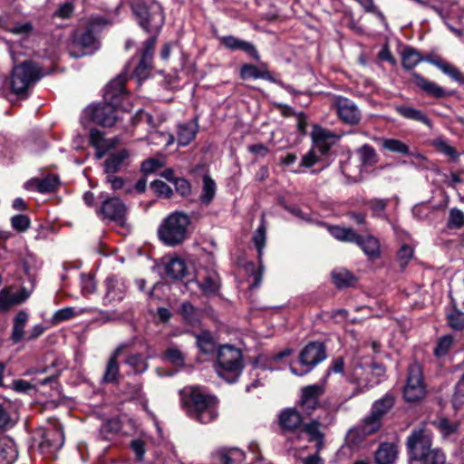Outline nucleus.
<instances>
[{
	"instance_id": "1",
	"label": "nucleus",
	"mask_w": 464,
	"mask_h": 464,
	"mask_svg": "<svg viewBox=\"0 0 464 464\" xmlns=\"http://www.w3.org/2000/svg\"><path fill=\"white\" fill-rule=\"evenodd\" d=\"M126 75L120 74L111 81L105 87L103 102L90 106L85 110V114L90 120L102 127H111L118 120L117 109L127 110L123 101L128 98L124 90Z\"/></svg>"
},
{
	"instance_id": "2",
	"label": "nucleus",
	"mask_w": 464,
	"mask_h": 464,
	"mask_svg": "<svg viewBox=\"0 0 464 464\" xmlns=\"http://www.w3.org/2000/svg\"><path fill=\"white\" fill-rule=\"evenodd\" d=\"M218 399L199 387L183 392L182 406L187 414L200 423H208L218 417Z\"/></svg>"
},
{
	"instance_id": "3",
	"label": "nucleus",
	"mask_w": 464,
	"mask_h": 464,
	"mask_svg": "<svg viewBox=\"0 0 464 464\" xmlns=\"http://www.w3.org/2000/svg\"><path fill=\"white\" fill-rule=\"evenodd\" d=\"M407 446L410 464H446L445 454L437 449H431V434L426 429L414 430L409 436Z\"/></svg>"
},
{
	"instance_id": "4",
	"label": "nucleus",
	"mask_w": 464,
	"mask_h": 464,
	"mask_svg": "<svg viewBox=\"0 0 464 464\" xmlns=\"http://www.w3.org/2000/svg\"><path fill=\"white\" fill-rule=\"evenodd\" d=\"M102 24L101 19H93L87 26L76 29L70 35L67 49L72 57L91 55L100 48L97 27Z\"/></svg>"
},
{
	"instance_id": "5",
	"label": "nucleus",
	"mask_w": 464,
	"mask_h": 464,
	"mask_svg": "<svg viewBox=\"0 0 464 464\" xmlns=\"http://www.w3.org/2000/svg\"><path fill=\"white\" fill-rule=\"evenodd\" d=\"M190 218L183 212H173L163 219L158 228L160 240L169 246H176L188 237Z\"/></svg>"
},
{
	"instance_id": "6",
	"label": "nucleus",
	"mask_w": 464,
	"mask_h": 464,
	"mask_svg": "<svg viewBox=\"0 0 464 464\" xmlns=\"http://www.w3.org/2000/svg\"><path fill=\"white\" fill-rule=\"evenodd\" d=\"M132 10L139 24L147 33L158 36L165 22L160 4L156 0H134Z\"/></svg>"
},
{
	"instance_id": "7",
	"label": "nucleus",
	"mask_w": 464,
	"mask_h": 464,
	"mask_svg": "<svg viewBox=\"0 0 464 464\" xmlns=\"http://www.w3.org/2000/svg\"><path fill=\"white\" fill-rule=\"evenodd\" d=\"M242 355L240 350L223 345L218 352L217 372L227 382L236 381L242 370Z\"/></svg>"
},
{
	"instance_id": "8",
	"label": "nucleus",
	"mask_w": 464,
	"mask_h": 464,
	"mask_svg": "<svg viewBox=\"0 0 464 464\" xmlns=\"http://www.w3.org/2000/svg\"><path fill=\"white\" fill-rule=\"evenodd\" d=\"M40 68L33 62L26 61L13 69L11 76V88L16 94L24 93L40 78Z\"/></svg>"
},
{
	"instance_id": "9",
	"label": "nucleus",
	"mask_w": 464,
	"mask_h": 464,
	"mask_svg": "<svg viewBox=\"0 0 464 464\" xmlns=\"http://www.w3.org/2000/svg\"><path fill=\"white\" fill-rule=\"evenodd\" d=\"M394 397L387 393L377 400L372 406L371 412L366 416L361 425L362 434L367 436L377 431L381 427L382 418L393 407Z\"/></svg>"
},
{
	"instance_id": "10",
	"label": "nucleus",
	"mask_w": 464,
	"mask_h": 464,
	"mask_svg": "<svg viewBox=\"0 0 464 464\" xmlns=\"http://www.w3.org/2000/svg\"><path fill=\"white\" fill-rule=\"evenodd\" d=\"M330 106L342 123L352 127L360 124L362 118V111L351 99L342 95H334Z\"/></svg>"
},
{
	"instance_id": "11",
	"label": "nucleus",
	"mask_w": 464,
	"mask_h": 464,
	"mask_svg": "<svg viewBox=\"0 0 464 464\" xmlns=\"http://www.w3.org/2000/svg\"><path fill=\"white\" fill-rule=\"evenodd\" d=\"M326 358V351L323 343L313 342L308 343L299 354L300 364L304 368L298 371L295 366H291L292 373L297 376H303L308 373L312 369Z\"/></svg>"
},
{
	"instance_id": "12",
	"label": "nucleus",
	"mask_w": 464,
	"mask_h": 464,
	"mask_svg": "<svg viewBox=\"0 0 464 464\" xmlns=\"http://www.w3.org/2000/svg\"><path fill=\"white\" fill-rule=\"evenodd\" d=\"M425 394L421 366L418 362H412L409 366L407 382L403 391L404 398L408 401H417L424 398Z\"/></svg>"
},
{
	"instance_id": "13",
	"label": "nucleus",
	"mask_w": 464,
	"mask_h": 464,
	"mask_svg": "<svg viewBox=\"0 0 464 464\" xmlns=\"http://www.w3.org/2000/svg\"><path fill=\"white\" fill-rule=\"evenodd\" d=\"M41 436L42 440L39 443L40 451L45 458L55 459L57 452L64 442L62 427L58 424L51 425L42 432Z\"/></svg>"
},
{
	"instance_id": "14",
	"label": "nucleus",
	"mask_w": 464,
	"mask_h": 464,
	"mask_svg": "<svg viewBox=\"0 0 464 464\" xmlns=\"http://www.w3.org/2000/svg\"><path fill=\"white\" fill-rule=\"evenodd\" d=\"M324 392L322 384L308 385L302 389L300 409L306 416H311L319 407V397Z\"/></svg>"
},
{
	"instance_id": "15",
	"label": "nucleus",
	"mask_w": 464,
	"mask_h": 464,
	"mask_svg": "<svg viewBox=\"0 0 464 464\" xmlns=\"http://www.w3.org/2000/svg\"><path fill=\"white\" fill-rule=\"evenodd\" d=\"M101 211L104 218L115 222L120 227H125L127 208L120 198H111L104 200Z\"/></svg>"
},
{
	"instance_id": "16",
	"label": "nucleus",
	"mask_w": 464,
	"mask_h": 464,
	"mask_svg": "<svg viewBox=\"0 0 464 464\" xmlns=\"http://www.w3.org/2000/svg\"><path fill=\"white\" fill-rule=\"evenodd\" d=\"M156 42V35H152L144 42L140 61L134 70L136 76L140 79H145L150 74L152 68V59Z\"/></svg>"
},
{
	"instance_id": "17",
	"label": "nucleus",
	"mask_w": 464,
	"mask_h": 464,
	"mask_svg": "<svg viewBox=\"0 0 464 464\" xmlns=\"http://www.w3.org/2000/svg\"><path fill=\"white\" fill-rule=\"evenodd\" d=\"M303 423L304 418L294 408L285 409L278 415V424L285 433L299 432Z\"/></svg>"
},
{
	"instance_id": "18",
	"label": "nucleus",
	"mask_w": 464,
	"mask_h": 464,
	"mask_svg": "<svg viewBox=\"0 0 464 464\" xmlns=\"http://www.w3.org/2000/svg\"><path fill=\"white\" fill-rule=\"evenodd\" d=\"M105 295L103 296L104 304H113L121 302L125 296L126 285L121 279L116 276H109L105 280Z\"/></svg>"
},
{
	"instance_id": "19",
	"label": "nucleus",
	"mask_w": 464,
	"mask_h": 464,
	"mask_svg": "<svg viewBox=\"0 0 464 464\" xmlns=\"http://www.w3.org/2000/svg\"><path fill=\"white\" fill-rule=\"evenodd\" d=\"M31 293L23 287L19 292H13L12 287L0 290V313L6 312L13 306L26 301Z\"/></svg>"
},
{
	"instance_id": "20",
	"label": "nucleus",
	"mask_w": 464,
	"mask_h": 464,
	"mask_svg": "<svg viewBox=\"0 0 464 464\" xmlns=\"http://www.w3.org/2000/svg\"><path fill=\"white\" fill-rule=\"evenodd\" d=\"M120 140L118 138L105 139L103 134L97 129H92L90 130V143L96 149L95 156L98 159H102L106 152L114 148Z\"/></svg>"
},
{
	"instance_id": "21",
	"label": "nucleus",
	"mask_w": 464,
	"mask_h": 464,
	"mask_svg": "<svg viewBox=\"0 0 464 464\" xmlns=\"http://www.w3.org/2000/svg\"><path fill=\"white\" fill-rule=\"evenodd\" d=\"M59 185V177L57 175L51 174L43 179H33L29 180L25 184V188L41 193H50L55 191Z\"/></svg>"
},
{
	"instance_id": "22",
	"label": "nucleus",
	"mask_w": 464,
	"mask_h": 464,
	"mask_svg": "<svg viewBox=\"0 0 464 464\" xmlns=\"http://www.w3.org/2000/svg\"><path fill=\"white\" fill-rule=\"evenodd\" d=\"M413 82L428 95L434 98H444L450 95L445 89L438 85L436 82H431L417 72L411 73Z\"/></svg>"
},
{
	"instance_id": "23",
	"label": "nucleus",
	"mask_w": 464,
	"mask_h": 464,
	"mask_svg": "<svg viewBox=\"0 0 464 464\" xmlns=\"http://www.w3.org/2000/svg\"><path fill=\"white\" fill-rule=\"evenodd\" d=\"M216 464H242L245 453L238 448L220 449L213 454Z\"/></svg>"
},
{
	"instance_id": "24",
	"label": "nucleus",
	"mask_w": 464,
	"mask_h": 464,
	"mask_svg": "<svg viewBox=\"0 0 464 464\" xmlns=\"http://www.w3.org/2000/svg\"><path fill=\"white\" fill-rule=\"evenodd\" d=\"M221 44L227 49L236 51V50H241L248 54H250L256 61L260 60V55L254 46L249 42H246L243 40H240L233 35H227L221 38Z\"/></svg>"
},
{
	"instance_id": "25",
	"label": "nucleus",
	"mask_w": 464,
	"mask_h": 464,
	"mask_svg": "<svg viewBox=\"0 0 464 464\" xmlns=\"http://www.w3.org/2000/svg\"><path fill=\"white\" fill-rule=\"evenodd\" d=\"M398 458V446L393 442H382L374 453L375 464H394Z\"/></svg>"
},
{
	"instance_id": "26",
	"label": "nucleus",
	"mask_w": 464,
	"mask_h": 464,
	"mask_svg": "<svg viewBox=\"0 0 464 464\" xmlns=\"http://www.w3.org/2000/svg\"><path fill=\"white\" fill-rule=\"evenodd\" d=\"M29 320V314L24 311H19L13 320V327L11 333V340L14 343H19L23 340H26L25 326Z\"/></svg>"
},
{
	"instance_id": "27",
	"label": "nucleus",
	"mask_w": 464,
	"mask_h": 464,
	"mask_svg": "<svg viewBox=\"0 0 464 464\" xmlns=\"http://www.w3.org/2000/svg\"><path fill=\"white\" fill-rule=\"evenodd\" d=\"M321 424L318 420H312L311 421L302 425L300 432H304L309 436L310 442H316V452L318 453L324 448V435L320 430Z\"/></svg>"
},
{
	"instance_id": "28",
	"label": "nucleus",
	"mask_w": 464,
	"mask_h": 464,
	"mask_svg": "<svg viewBox=\"0 0 464 464\" xmlns=\"http://www.w3.org/2000/svg\"><path fill=\"white\" fill-rule=\"evenodd\" d=\"M198 132V123L196 121H189L178 125L177 140L179 146H187L196 137Z\"/></svg>"
},
{
	"instance_id": "29",
	"label": "nucleus",
	"mask_w": 464,
	"mask_h": 464,
	"mask_svg": "<svg viewBox=\"0 0 464 464\" xmlns=\"http://www.w3.org/2000/svg\"><path fill=\"white\" fill-rule=\"evenodd\" d=\"M130 153L127 150H121L117 152H113L104 161V171L106 174H115L124 165L126 160H128Z\"/></svg>"
},
{
	"instance_id": "30",
	"label": "nucleus",
	"mask_w": 464,
	"mask_h": 464,
	"mask_svg": "<svg viewBox=\"0 0 464 464\" xmlns=\"http://www.w3.org/2000/svg\"><path fill=\"white\" fill-rule=\"evenodd\" d=\"M121 352V346L118 347L113 351L111 354L105 368L104 374L102 376V381L104 382H115L118 381V376L120 373V367L118 362V358Z\"/></svg>"
},
{
	"instance_id": "31",
	"label": "nucleus",
	"mask_w": 464,
	"mask_h": 464,
	"mask_svg": "<svg viewBox=\"0 0 464 464\" xmlns=\"http://www.w3.org/2000/svg\"><path fill=\"white\" fill-rule=\"evenodd\" d=\"M18 456L14 442L7 438H0V464H13Z\"/></svg>"
},
{
	"instance_id": "32",
	"label": "nucleus",
	"mask_w": 464,
	"mask_h": 464,
	"mask_svg": "<svg viewBox=\"0 0 464 464\" xmlns=\"http://www.w3.org/2000/svg\"><path fill=\"white\" fill-rule=\"evenodd\" d=\"M197 285L206 295H214L219 288V276L217 273L211 272L205 276L201 281H189L188 285Z\"/></svg>"
},
{
	"instance_id": "33",
	"label": "nucleus",
	"mask_w": 464,
	"mask_h": 464,
	"mask_svg": "<svg viewBox=\"0 0 464 464\" xmlns=\"http://www.w3.org/2000/svg\"><path fill=\"white\" fill-rule=\"evenodd\" d=\"M394 110L398 114L405 119L421 122L428 127L431 125L430 120L427 115L423 111L414 109L413 107L401 104L396 105Z\"/></svg>"
},
{
	"instance_id": "34",
	"label": "nucleus",
	"mask_w": 464,
	"mask_h": 464,
	"mask_svg": "<svg viewBox=\"0 0 464 464\" xmlns=\"http://www.w3.org/2000/svg\"><path fill=\"white\" fill-rule=\"evenodd\" d=\"M370 258L375 259L380 256V243L377 238L368 236L363 238L359 235V239L354 241Z\"/></svg>"
},
{
	"instance_id": "35",
	"label": "nucleus",
	"mask_w": 464,
	"mask_h": 464,
	"mask_svg": "<svg viewBox=\"0 0 464 464\" xmlns=\"http://www.w3.org/2000/svg\"><path fill=\"white\" fill-rule=\"evenodd\" d=\"M312 139L316 143H334L341 138V135L324 129L319 125H314L311 133Z\"/></svg>"
},
{
	"instance_id": "36",
	"label": "nucleus",
	"mask_w": 464,
	"mask_h": 464,
	"mask_svg": "<svg viewBox=\"0 0 464 464\" xmlns=\"http://www.w3.org/2000/svg\"><path fill=\"white\" fill-rule=\"evenodd\" d=\"M240 77L243 80L249 79H264L269 80L271 78L270 72L267 70L258 68L256 65L245 63L240 69Z\"/></svg>"
},
{
	"instance_id": "37",
	"label": "nucleus",
	"mask_w": 464,
	"mask_h": 464,
	"mask_svg": "<svg viewBox=\"0 0 464 464\" xmlns=\"http://www.w3.org/2000/svg\"><path fill=\"white\" fill-rule=\"evenodd\" d=\"M202 183L200 201L202 204L208 206L212 202L216 196L217 185L214 179H212L208 175L203 176Z\"/></svg>"
},
{
	"instance_id": "38",
	"label": "nucleus",
	"mask_w": 464,
	"mask_h": 464,
	"mask_svg": "<svg viewBox=\"0 0 464 464\" xmlns=\"http://www.w3.org/2000/svg\"><path fill=\"white\" fill-rule=\"evenodd\" d=\"M421 61H423V56L414 48L407 47L401 53L402 66L406 70L413 69Z\"/></svg>"
},
{
	"instance_id": "39",
	"label": "nucleus",
	"mask_w": 464,
	"mask_h": 464,
	"mask_svg": "<svg viewBox=\"0 0 464 464\" xmlns=\"http://www.w3.org/2000/svg\"><path fill=\"white\" fill-rule=\"evenodd\" d=\"M362 166L372 167L378 161V155L375 150L369 144H363L357 150Z\"/></svg>"
},
{
	"instance_id": "40",
	"label": "nucleus",
	"mask_w": 464,
	"mask_h": 464,
	"mask_svg": "<svg viewBox=\"0 0 464 464\" xmlns=\"http://www.w3.org/2000/svg\"><path fill=\"white\" fill-rule=\"evenodd\" d=\"M329 232L334 238L343 242L354 243L355 240L359 239V234L352 228L335 226L330 227Z\"/></svg>"
},
{
	"instance_id": "41",
	"label": "nucleus",
	"mask_w": 464,
	"mask_h": 464,
	"mask_svg": "<svg viewBox=\"0 0 464 464\" xmlns=\"http://www.w3.org/2000/svg\"><path fill=\"white\" fill-rule=\"evenodd\" d=\"M430 62L432 64L437 66L440 70H441L445 74H447L453 80L459 82H464V79L462 77L460 71L453 64L445 62L442 59H436Z\"/></svg>"
},
{
	"instance_id": "42",
	"label": "nucleus",
	"mask_w": 464,
	"mask_h": 464,
	"mask_svg": "<svg viewBox=\"0 0 464 464\" xmlns=\"http://www.w3.org/2000/svg\"><path fill=\"white\" fill-rule=\"evenodd\" d=\"M149 144L151 145H164L165 147H169L174 142V136L169 132L151 130L149 131V135L147 137Z\"/></svg>"
},
{
	"instance_id": "43",
	"label": "nucleus",
	"mask_w": 464,
	"mask_h": 464,
	"mask_svg": "<svg viewBox=\"0 0 464 464\" xmlns=\"http://www.w3.org/2000/svg\"><path fill=\"white\" fill-rule=\"evenodd\" d=\"M382 147L391 152L401 155H410V148L407 144L396 139H382Z\"/></svg>"
},
{
	"instance_id": "44",
	"label": "nucleus",
	"mask_w": 464,
	"mask_h": 464,
	"mask_svg": "<svg viewBox=\"0 0 464 464\" xmlns=\"http://www.w3.org/2000/svg\"><path fill=\"white\" fill-rule=\"evenodd\" d=\"M197 344L201 353H213L216 350V343L209 332H202L197 335Z\"/></svg>"
},
{
	"instance_id": "45",
	"label": "nucleus",
	"mask_w": 464,
	"mask_h": 464,
	"mask_svg": "<svg viewBox=\"0 0 464 464\" xmlns=\"http://www.w3.org/2000/svg\"><path fill=\"white\" fill-rule=\"evenodd\" d=\"M166 273L174 279L183 277L186 273L185 263L179 258L171 259L166 266Z\"/></svg>"
},
{
	"instance_id": "46",
	"label": "nucleus",
	"mask_w": 464,
	"mask_h": 464,
	"mask_svg": "<svg viewBox=\"0 0 464 464\" xmlns=\"http://www.w3.org/2000/svg\"><path fill=\"white\" fill-rule=\"evenodd\" d=\"M332 278L338 288L347 287L355 281V277L344 269L333 271Z\"/></svg>"
},
{
	"instance_id": "47",
	"label": "nucleus",
	"mask_w": 464,
	"mask_h": 464,
	"mask_svg": "<svg viewBox=\"0 0 464 464\" xmlns=\"http://www.w3.org/2000/svg\"><path fill=\"white\" fill-rule=\"evenodd\" d=\"M432 146L440 153L450 157L451 160H456L459 154L456 150L442 137H439L432 140Z\"/></svg>"
},
{
	"instance_id": "48",
	"label": "nucleus",
	"mask_w": 464,
	"mask_h": 464,
	"mask_svg": "<svg viewBox=\"0 0 464 464\" xmlns=\"http://www.w3.org/2000/svg\"><path fill=\"white\" fill-rule=\"evenodd\" d=\"M443 21L445 24L456 13L457 6L451 2H443L440 5H429Z\"/></svg>"
},
{
	"instance_id": "49",
	"label": "nucleus",
	"mask_w": 464,
	"mask_h": 464,
	"mask_svg": "<svg viewBox=\"0 0 464 464\" xmlns=\"http://www.w3.org/2000/svg\"><path fill=\"white\" fill-rule=\"evenodd\" d=\"M414 256V249L412 246L403 244L401 246V247L398 249L396 254V260L399 263L400 267L401 270H404L410 261L413 258Z\"/></svg>"
},
{
	"instance_id": "50",
	"label": "nucleus",
	"mask_w": 464,
	"mask_h": 464,
	"mask_svg": "<svg viewBox=\"0 0 464 464\" xmlns=\"http://www.w3.org/2000/svg\"><path fill=\"white\" fill-rule=\"evenodd\" d=\"M447 227L450 229H461L464 227V212L458 208H450Z\"/></svg>"
},
{
	"instance_id": "51",
	"label": "nucleus",
	"mask_w": 464,
	"mask_h": 464,
	"mask_svg": "<svg viewBox=\"0 0 464 464\" xmlns=\"http://www.w3.org/2000/svg\"><path fill=\"white\" fill-rule=\"evenodd\" d=\"M449 325L457 331L464 329V313L456 307L447 314Z\"/></svg>"
},
{
	"instance_id": "52",
	"label": "nucleus",
	"mask_w": 464,
	"mask_h": 464,
	"mask_svg": "<svg viewBox=\"0 0 464 464\" xmlns=\"http://www.w3.org/2000/svg\"><path fill=\"white\" fill-rule=\"evenodd\" d=\"M128 364L136 373H142L147 371L148 363L140 354H133L126 359Z\"/></svg>"
},
{
	"instance_id": "53",
	"label": "nucleus",
	"mask_w": 464,
	"mask_h": 464,
	"mask_svg": "<svg viewBox=\"0 0 464 464\" xmlns=\"http://www.w3.org/2000/svg\"><path fill=\"white\" fill-rule=\"evenodd\" d=\"M180 313L188 324H196L198 322V312L190 303H183L181 304Z\"/></svg>"
},
{
	"instance_id": "54",
	"label": "nucleus",
	"mask_w": 464,
	"mask_h": 464,
	"mask_svg": "<svg viewBox=\"0 0 464 464\" xmlns=\"http://www.w3.org/2000/svg\"><path fill=\"white\" fill-rule=\"evenodd\" d=\"M11 226L18 233L25 232L31 225V220L26 215H15L11 218Z\"/></svg>"
},
{
	"instance_id": "55",
	"label": "nucleus",
	"mask_w": 464,
	"mask_h": 464,
	"mask_svg": "<svg viewBox=\"0 0 464 464\" xmlns=\"http://www.w3.org/2000/svg\"><path fill=\"white\" fill-rule=\"evenodd\" d=\"M266 227L262 223L255 231L253 235V242L257 249L259 258L261 257L262 251L266 246Z\"/></svg>"
},
{
	"instance_id": "56",
	"label": "nucleus",
	"mask_w": 464,
	"mask_h": 464,
	"mask_svg": "<svg viewBox=\"0 0 464 464\" xmlns=\"http://www.w3.org/2000/svg\"><path fill=\"white\" fill-rule=\"evenodd\" d=\"M11 404L8 401H0V428L12 426L14 423L11 418Z\"/></svg>"
},
{
	"instance_id": "57",
	"label": "nucleus",
	"mask_w": 464,
	"mask_h": 464,
	"mask_svg": "<svg viewBox=\"0 0 464 464\" xmlns=\"http://www.w3.org/2000/svg\"><path fill=\"white\" fill-rule=\"evenodd\" d=\"M131 121L133 125L145 123L151 129H154L157 126L152 115L143 110L137 111L136 114L132 117Z\"/></svg>"
},
{
	"instance_id": "58",
	"label": "nucleus",
	"mask_w": 464,
	"mask_h": 464,
	"mask_svg": "<svg viewBox=\"0 0 464 464\" xmlns=\"http://www.w3.org/2000/svg\"><path fill=\"white\" fill-rule=\"evenodd\" d=\"M433 424L440 430L444 436H449L454 433L459 425L456 422H451L448 419L442 418L433 422Z\"/></svg>"
},
{
	"instance_id": "59",
	"label": "nucleus",
	"mask_w": 464,
	"mask_h": 464,
	"mask_svg": "<svg viewBox=\"0 0 464 464\" xmlns=\"http://www.w3.org/2000/svg\"><path fill=\"white\" fill-rule=\"evenodd\" d=\"M78 314L79 313L76 312L75 308L68 306L56 311L53 318L55 323H61L70 320Z\"/></svg>"
},
{
	"instance_id": "60",
	"label": "nucleus",
	"mask_w": 464,
	"mask_h": 464,
	"mask_svg": "<svg viewBox=\"0 0 464 464\" xmlns=\"http://www.w3.org/2000/svg\"><path fill=\"white\" fill-rule=\"evenodd\" d=\"M453 343L452 337L450 335H445L441 337L437 344V347L434 350V353L436 356L440 357L445 355L450 348L451 347Z\"/></svg>"
},
{
	"instance_id": "61",
	"label": "nucleus",
	"mask_w": 464,
	"mask_h": 464,
	"mask_svg": "<svg viewBox=\"0 0 464 464\" xmlns=\"http://www.w3.org/2000/svg\"><path fill=\"white\" fill-rule=\"evenodd\" d=\"M150 187L155 193L164 196L167 198H170L172 195L171 188L161 180H154L151 182Z\"/></svg>"
},
{
	"instance_id": "62",
	"label": "nucleus",
	"mask_w": 464,
	"mask_h": 464,
	"mask_svg": "<svg viewBox=\"0 0 464 464\" xmlns=\"http://www.w3.org/2000/svg\"><path fill=\"white\" fill-rule=\"evenodd\" d=\"M73 10H74L73 4L71 2H67V3L61 5L57 8V10L53 14V16L62 18V19H66V18H69L72 14Z\"/></svg>"
},
{
	"instance_id": "63",
	"label": "nucleus",
	"mask_w": 464,
	"mask_h": 464,
	"mask_svg": "<svg viewBox=\"0 0 464 464\" xmlns=\"http://www.w3.org/2000/svg\"><path fill=\"white\" fill-rule=\"evenodd\" d=\"M165 357L170 362L180 365L184 362V357L182 353L177 348H169L165 353Z\"/></svg>"
},
{
	"instance_id": "64",
	"label": "nucleus",
	"mask_w": 464,
	"mask_h": 464,
	"mask_svg": "<svg viewBox=\"0 0 464 464\" xmlns=\"http://www.w3.org/2000/svg\"><path fill=\"white\" fill-rule=\"evenodd\" d=\"M176 190L182 196L187 197L191 192L190 183L182 178H177L174 180Z\"/></svg>"
}]
</instances>
